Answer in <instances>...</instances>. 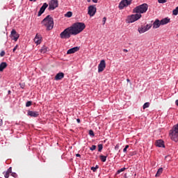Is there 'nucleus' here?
Wrapping results in <instances>:
<instances>
[{"mask_svg": "<svg viewBox=\"0 0 178 178\" xmlns=\"http://www.w3.org/2000/svg\"><path fill=\"white\" fill-rule=\"evenodd\" d=\"M70 27L72 31V35H77V34H80L86 29V24L83 22H76Z\"/></svg>", "mask_w": 178, "mask_h": 178, "instance_id": "1", "label": "nucleus"}, {"mask_svg": "<svg viewBox=\"0 0 178 178\" xmlns=\"http://www.w3.org/2000/svg\"><path fill=\"white\" fill-rule=\"evenodd\" d=\"M42 24L46 27L48 31H49V30H52V29H54V18H52L51 15H47L42 21Z\"/></svg>", "mask_w": 178, "mask_h": 178, "instance_id": "2", "label": "nucleus"}, {"mask_svg": "<svg viewBox=\"0 0 178 178\" xmlns=\"http://www.w3.org/2000/svg\"><path fill=\"white\" fill-rule=\"evenodd\" d=\"M148 10V4L143 3L142 5L138 6L133 9V13H137L138 15H141V13H145Z\"/></svg>", "mask_w": 178, "mask_h": 178, "instance_id": "3", "label": "nucleus"}, {"mask_svg": "<svg viewBox=\"0 0 178 178\" xmlns=\"http://www.w3.org/2000/svg\"><path fill=\"white\" fill-rule=\"evenodd\" d=\"M73 35V31H72V28L70 26L65 29L60 34V37L62 39H67L70 38V37Z\"/></svg>", "mask_w": 178, "mask_h": 178, "instance_id": "4", "label": "nucleus"}, {"mask_svg": "<svg viewBox=\"0 0 178 178\" xmlns=\"http://www.w3.org/2000/svg\"><path fill=\"white\" fill-rule=\"evenodd\" d=\"M141 14H135V15H131L127 17V22L128 23H134V22H137V20L141 19Z\"/></svg>", "mask_w": 178, "mask_h": 178, "instance_id": "5", "label": "nucleus"}, {"mask_svg": "<svg viewBox=\"0 0 178 178\" xmlns=\"http://www.w3.org/2000/svg\"><path fill=\"white\" fill-rule=\"evenodd\" d=\"M133 0H122L118 6L119 9H124V8H127L129 5H131V2Z\"/></svg>", "mask_w": 178, "mask_h": 178, "instance_id": "6", "label": "nucleus"}, {"mask_svg": "<svg viewBox=\"0 0 178 178\" xmlns=\"http://www.w3.org/2000/svg\"><path fill=\"white\" fill-rule=\"evenodd\" d=\"M59 6V2L58 0H51L49 3V10H55L56 8Z\"/></svg>", "mask_w": 178, "mask_h": 178, "instance_id": "7", "label": "nucleus"}, {"mask_svg": "<svg viewBox=\"0 0 178 178\" xmlns=\"http://www.w3.org/2000/svg\"><path fill=\"white\" fill-rule=\"evenodd\" d=\"M95 13H97V8L95 6H90L88 8V15H89L90 17H92V16L95 15Z\"/></svg>", "mask_w": 178, "mask_h": 178, "instance_id": "8", "label": "nucleus"}, {"mask_svg": "<svg viewBox=\"0 0 178 178\" xmlns=\"http://www.w3.org/2000/svg\"><path fill=\"white\" fill-rule=\"evenodd\" d=\"M151 27H152V25H151V24H147L145 26H142L141 27L138 29V33H140V34H143V33H145L146 31H148V30H149V29H151Z\"/></svg>", "mask_w": 178, "mask_h": 178, "instance_id": "9", "label": "nucleus"}, {"mask_svg": "<svg viewBox=\"0 0 178 178\" xmlns=\"http://www.w3.org/2000/svg\"><path fill=\"white\" fill-rule=\"evenodd\" d=\"M105 67H106V63L105 62V60H102L98 65V73L104 72Z\"/></svg>", "mask_w": 178, "mask_h": 178, "instance_id": "10", "label": "nucleus"}, {"mask_svg": "<svg viewBox=\"0 0 178 178\" xmlns=\"http://www.w3.org/2000/svg\"><path fill=\"white\" fill-rule=\"evenodd\" d=\"M19 33H17L15 29H13L10 33V38L16 42L19 40Z\"/></svg>", "mask_w": 178, "mask_h": 178, "instance_id": "11", "label": "nucleus"}, {"mask_svg": "<svg viewBox=\"0 0 178 178\" xmlns=\"http://www.w3.org/2000/svg\"><path fill=\"white\" fill-rule=\"evenodd\" d=\"M27 115L28 116H31V118H38V116H40V112L28 111Z\"/></svg>", "mask_w": 178, "mask_h": 178, "instance_id": "12", "label": "nucleus"}, {"mask_svg": "<svg viewBox=\"0 0 178 178\" xmlns=\"http://www.w3.org/2000/svg\"><path fill=\"white\" fill-rule=\"evenodd\" d=\"M48 8V4L47 3H43V5L42 6V7L40 8L38 16H41V15H42V13H44V12H45V9H47Z\"/></svg>", "mask_w": 178, "mask_h": 178, "instance_id": "13", "label": "nucleus"}, {"mask_svg": "<svg viewBox=\"0 0 178 178\" xmlns=\"http://www.w3.org/2000/svg\"><path fill=\"white\" fill-rule=\"evenodd\" d=\"M79 49H80V47H72L67 50V55H70L72 54H74L75 52H77V51H79Z\"/></svg>", "mask_w": 178, "mask_h": 178, "instance_id": "14", "label": "nucleus"}, {"mask_svg": "<svg viewBox=\"0 0 178 178\" xmlns=\"http://www.w3.org/2000/svg\"><path fill=\"white\" fill-rule=\"evenodd\" d=\"M42 38V37H41V35L36 34V35H35V37L34 38V42L37 45H39V44H41Z\"/></svg>", "mask_w": 178, "mask_h": 178, "instance_id": "15", "label": "nucleus"}, {"mask_svg": "<svg viewBox=\"0 0 178 178\" xmlns=\"http://www.w3.org/2000/svg\"><path fill=\"white\" fill-rule=\"evenodd\" d=\"M162 26L161 24V21L159 19H156L153 23V29H159V27Z\"/></svg>", "mask_w": 178, "mask_h": 178, "instance_id": "16", "label": "nucleus"}, {"mask_svg": "<svg viewBox=\"0 0 178 178\" xmlns=\"http://www.w3.org/2000/svg\"><path fill=\"white\" fill-rule=\"evenodd\" d=\"M161 26H165V24H168V23H170V19L168 17H165L160 21Z\"/></svg>", "mask_w": 178, "mask_h": 178, "instance_id": "17", "label": "nucleus"}, {"mask_svg": "<svg viewBox=\"0 0 178 178\" xmlns=\"http://www.w3.org/2000/svg\"><path fill=\"white\" fill-rule=\"evenodd\" d=\"M65 77V74L63 72L58 73L55 76V80H62Z\"/></svg>", "mask_w": 178, "mask_h": 178, "instance_id": "18", "label": "nucleus"}, {"mask_svg": "<svg viewBox=\"0 0 178 178\" xmlns=\"http://www.w3.org/2000/svg\"><path fill=\"white\" fill-rule=\"evenodd\" d=\"M156 147H159V148H165V144L163 140H159L156 141Z\"/></svg>", "mask_w": 178, "mask_h": 178, "instance_id": "19", "label": "nucleus"}, {"mask_svg": "<svg viewBox=\"0 0 178 178\" xmlns=\"http://www.w3.org/2000/svg\"><path fill=\"white\" fill-rule=\"evenodd\" d=\"M8 64L5 62H3L0 64V72H3L4 69H6Z\"/></svg>", "mask_w": 178, "mask_h": 178, "instance_id": "20", "label": "nucleus"}, {"mask_svg": "<svg viewBox=\"0 0 178 178\" xmlns=\"http://www.w3.org/2000/svg\"><path fill=\"white\" fill-rule=\"evenodd\" d=\"M163 172V168H160L158 170L156 174V177H158V176H161V175H162V172Z\"/></svg>", "mask_w": 178, "mask_h": 178, "instance_id": "21", "label": "nucleus"}, {"mask_svg": "<svg viewBox=\"0 0 178 178\" xmlns=\"http://www.w3.org/2000/svg\"><path fill=\"white\" fill-rule=\"evenodd\" d=\"M48 51V47L43 46L41 49H40V52L42 54H46Z\"/></svg>", "mask_w": 178, "mask_h": 178, "instance_id": "22", "label": "nucleus"}, {"mask_svg": "<svg viewBox=\"0 0 178 178\" xmlns=\"http://www.w3.org/2000/svg\"><path fill=\"white\" fill-rule=\"evenodd\" d=\"M99 158H100L102 162H106V156L100 155Z\"/></svg>", "mask_w": 178, "mask_h": 178, "instance_id": "23", "label": "nucleus"}, {"mask_svg": "<svg viewBox=\"0 0 178 178\" xmlns=\"http://www.w3.org/2000/svg\"><path fill=\"white\" fill-rule=\"evenodd\" d=\"M65 17H72L73 16V13L70 11H68L65 15Z\"/></svg>", "mask_w": 178, "mask_h": 178, "instance_id": "24", "label": "nucleus"}, {"mask_svg": "<svg viewBox=\"0 0 178 178\" xmlns=\"http://www.w3.org/2000/svg\"><path fill=\"white\" fill-rule=\"evenodd\" d=\"M147 108H149V102H146L143 104V108L147 109Z\"/></svg>", "mask_w": 178, "mask_h": 178, "instance_id": "25", "label": "nucleus"}, {"mask_svg": "<svg viewBox=\"0 0 178 178\" xmlns=\"http://www.w3.org/2000/svg\"><path fill=\"white\" fill-rule=\"evenodd\" d=\"M172 14L175 15V16H177L178 15V6L172 10Z\"/></svg>", "mask_w": 178, "mask_h": 178, "instance_id": "26", "label": "nucleus"}, {"mask_svg": "<svg viewBox=\"0 0 178 178\" xmlns=\"http://www.w3.org/2000/svg\"><path fill=\"white\" fill-rule=\"evenodd\" d=\"M103 148H104V146L102 145V144L98 145V152H101L102 151Z\"/></svg>", "mask_w": 178, "mask_h": 178, "instance_id": "27", "label": "nucleus"}, {"mask_svg": "<svg viewBox=\"0 0 178 178\" xmlns=\"http://www.w3.org/2000/svg\"><path fill=\"white\" fill-rule=\"evenodd\" d=\"M124 170H126V168H120L117 171V174L119 175L120 173H122V172H124Z\"/></svg>", "mask_w": 178, "mask_h": 178, "instance_id": "28", "label": "nucleus"}, {"mask_svg": "<svg viewBox=\"0 0 178 178\" xmlns=\"http://www.w3.org/2000/svg\"><path fill=\"white\" fill-rule=\"evenodd\" d=\"M97 149V146L95 145H92L91 147H90V151H95Z\"/></svg>", "mask_w": 178, "mask_h": 178, "instance_id": "29", "label": "nucleus"}, {"mask_svg": "<svg viewBox=\"0 0 178 178\" xmlns=\"http://www.w3.org/2000/svg\"><path fill=\"white\" fill-rule=\"evenodd\" d=\"M159 3H166L168 0H158Z\"/></svg>", "mask_w": 178, "mask_h": 178, "instance_id": "30", "label": "nucleus"}, {"mask_svg": "<svg viewBox=\"0 0 178 178\" xmlns=\"http://www.w3.org/2000/svg\"><path fill=\"white\" fill-rule=\"evenodd\" d=\"M17 48H19V45L16 44L13 49V52H16V49H17Z\"/></svg>", "mask_w": 178, "mask_h": 178, "instance_id": "31", "label": "nucleus"}, {"mask_svg": "<svg viewBox=\"0 0 178 178\" xmlns=\"http://www.w3.org/2000/svg\"><path fill=\"white\" fill-rule=\"evenodd\" d=\"M165 161H170V159H172V158L170 157V156H165Z\"/></svg>", "mask_w": 178, "mask_h": 178, "instance_id": "32", "label": "nucleus"}, {"mask_svg": "<svg viewBox=\"0 0 178 178\" xmlns=\"http://www.w3.org/2000/svg\"><path fill=\"white\" fill-rule=\"evenodd\" d=\"M97 169H98V165L91 168V170H93V172H95Z\"/></svg>", "mask_w": 178, "mask_h": 178, "instance_id": "33", "label": "nucleus"}, {"mask_svg": "<svg viewBox=\"0 0 178 178\" xmlns=\"http://www.w3.org/2000/svg\"><path fill=\"white\" fill-rule=\"evenodd\" d=\"M26 106L29 107V106H31V102L29 101L26 103Z\"/></svg>", "mask_w": 178, "mask_h": 178, "instance_id": "34", "label": "nucleus"}, {"mask_svg": "<svg viewBox=\"0 0 178 178\" xmlns=\"http://www.w3.org/2000/svg\"><path fill=\"white\" fill-rule=\"evenodd\" d=\"M127 148H129V145H127L123 149V152H127Z\"/></svg>", "mask_w": 178, "mask_h": 178, "instance_id": "35", "label": "nucleus"}, {"mask_svg": "<svg viewBox=\"0 0 178 178\" xmlns=\"http://www.w3.org/2000/svg\"><path fill=\"white\" fill-rule=\"evenodd\" d=\"M6 172L7 173H12V167H10Z\"/></svg>", "mask_w": 178, "mask_h": 178, "instance_id": "36", "label": "nucleus"}, {"mask_svg": "<svg viewBox=\"0 0 178 178\" xmlns=\"http://www.w3.org/2000/svg\"><path fill=\"white\" fill-rule=\"evenodd\" d=\"M102 23H103V25L105 24V23H106V17H103Z\"/></svg>", "mask_w": 178, "mask_h": 178, "instance_id": "37", "label": "nucleus"}, {"mask_svg": "<svg viewBox=\"0 0 178 178\" xmlns=\"http://www.w3.org/2000/svg\"><path fill=\"white\" fill-rule=\"evenodd\" d=\"M11 176H13V177H17V174H16V172H13L11 173Z\"/></svg>", "mask_w": 178, "mask_h": 178, "instance_id": "38", "label": "nucleus"}, {"mask_svg": "<svg viewBox=\"0 0 178 178\" xmlns=\"http://www.w3.org/2000/svg\"><path fill=\"white\" fill-rule=\"evenodd\" d=\"M120 147V146L119 145V144H117V145H115V151H118V149H119Z\"/></svg>", "mask_w": 178, "mask_h": 178, "instance_id": "39", "label": "nucleus"}, {"mask_svg": "<svg viewBox=\"0 0 178 178\" xmlns=\"http://www.w3.org/2000/svg\"><path fill=\"white\" fill-rule=\"evenodd\" d=\"M0 56H5V51H2L1 53H0Z\"/></svg>", "mask_w": 178, "mask_h": 178, "instance_id": "40", "label": "nucleus"}, {"mask_svg": "<svg viewBox=\"0 0 178 178\" xmlns=\"http://www.w3.org/2000/svg\"><path fill=\"white\" fill-rule=\"evenodd\" d=\"M4 177L6 178H9V172H6L5 175H4Z\"/></svg>", "mask_w": 178, "mask_h": 178, "instance_id": "41", "label": "nucleus"}, {"mask_svg": "<svg viewBox=\"0 0 178 178\" xmlns=\"http://www.w3.org/2000/svg\"><path fill=\"white\" fill-rule=\"evenodd\" d=\"M89 134H90V136H94V131L90 130V131H89Z\"/></svg>", "mask_w": 178, "mask_h": 178, "instance_id": "42", "label": "nucleus"}, {"mask_svg": "<svg viewBox=\"0 0 178 178\" xmlns=\"http://www.w3.org/2000/svg\"><path fill=\"white\" fill-rule=\"evenodd\" d=\"M76 156L77 158H80V156H81V155H80V154H76Z\"/></svg>", "mask_w": 178, "mask_h": 178, "instance_id": "43", "label": "nucleus"}, {"mask_svg": "<svg viewBox=\"0 0 178 178\" xmlns=\"http://www.w3.org/2000/svg\"><path fill=\"white\" fill-rule=\"evenodd\" d=\"M92 2H94V3H97L98 2V0H92Z\"/></svg>", "mask_w": 178, "mask_h": 178, "instance_id": "44", "label": "nucleus"}, {"mask_svg": "<svg viewBox=\"0 0 178 178\" xmlns=\"http://www.w3.org/2000/svg\"><path fill=\"white\" fill-rule=\"evenodd\" d=\"M175 105H177V106H178V99H177V100L175 101Z\"/></svg>", "mask_w": 178, "mask_h": 178, "instance_id": "45", "label": "nucleus"}, {"mask_svg": "<svg viewBox=\"0 0 178 178\" xmlns=\"http://www.w3.org/2000/svg\"><path fill=\"white\" fill-rule=\"evenodd\" d=\"M123 51H124V52H129V50H127V49H123Z\"/></svg>", "mask_w": 178, "mask_h": 178, "instance_id": "46", "label": "nucleus"}, {"mask_svg": "<svg viewBox=\"0 0 178 178\" xmlns=\"http://www.w3.org/2000/svg\"><path fill=\"white\" fill-rule=\"evenodd\" d=\"M76 122H77V123H80V119H76Z\"/></svg>", "mask_w": 178, "mask_h": 178, "instance_id": "47", "label": "nucleus"}, {"mask_svg": "<svg viewBox=\"0 0 178 178\" xmlns=\"http://www.w3.org/2000/svg\"><path fill=\"white\" fill-rule=\"evenodd\" d=\"M3 122H2V120H0V126H2Z\"/></svg>", "mask_w": 178, "mask_h": 178, "instance_id": "48", "label": "nucleus"}, {"mask_svg": "<svg viewBox=\"0 0 178 178\" xmlns=\"http://www.w3.org/2000/svg\"><path fill=\"white\" fill-rule=\"evenodd\" d=\"M30 1V2H35L37 0H29Z\"/></svg>", "mask_w": 178, "mask_h": 178, "instance_id": "49", "label": "nucleus"}, {"mask_svg": "<svg viewBox=\"0 0 178 178\" xmlns=\"http://www.w3.org/2000/svg\"><path fill=\"white\" fill-rule=\"evenodd\" d=\"M87 2H91V0H87Z\"/></svg>", "mask_w": 178, "mask_h": 178, "instance_id": "50", "label": "nucleus"}, {"mask_svg": "<svg viewBox=\"0 0 178 178\" xmlns=\"http://www.w3.org/2000/svg\"><path fill=\"white\" fill-rule=\"evenodd\" d=\"M127 81H128V82L130 81V79H127Z\"/></svg>", "mask_w": 178, "mask_h": 178, "instance_id": "51", "label": "nucleus"}, {"mask_svg": "<svg viewBox=\"0 0 178 178\" xmlns=\"http://www.w3.org/2000/svg\"><path fill=\"white\" fill-rule=\"evenodd\" d=\"M8 94H10V90H8Z\"/></svg>", "mask_w": 178, "mask_h": 178, "instance_id": "52", "label": "nucleus"}]
</instances>
